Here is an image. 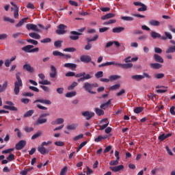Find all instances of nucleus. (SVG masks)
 Here are the masks:
<instances>
[{
  "label": "nucleus",
  "instance_id": "nucleus-1",
  "mask_svg": "<svg viewBox=\"0 0 175 175\" xmlns=\"http://www.w3.org/2000/svg\"><path fill=\"white\" fill-rule=\"evenodd\" d=\"M99 85L97 83H91L90 82H85L83 84V88H84L85 91L89 92V94H95L96 92L93 91L94 88H98Z\"/></svg>",
  "mask_w": 175,
  "mask_h": 175
},
{
  "label": "nucleus",
  "instance_id": "nucleus-2",
  "mask_svg": "<svg viewBox=\"0 0 175 175\" xmlns=\"http://www.w3.org/2000/svg\"><path fill=\"white\" fill-rule=\"evenodd\" d=\"M33 103L36 105V107H38V109H40V110H47V107L39 103H42L43 105H51V102L50 100L42 98L36 99V100L33 101Z\"/></svg>",
  "mask_w": 175,
  "mask_h": 175
},
{
  "label": "nucleus",
  "instance_id": "nucleus-3",
  "mask_svg": "<svg viewBox=\"0 0 175 175\" xmlns=\"http://www.w3.org/2000/svg\"><path fill=\"white\" fill-rule=\"evenodd\" d=\"M20 72L16 74V81L14 82V92L15 95L20 94V87H23V80L20 77Z\"/></svg>",
  "mask_w": 175,
  "mask_h": 175
},
{
  "label": "nucleus",
  "instance_id": "nucleus-4",
  "mask_svg": "<svg viewBox=\"0 0 175 175\" xmlns=\"http://www.w3.org/2000/svg\"><path fill=\"white\" fill-rule=\"evenodd\" d=\"M75 77H80L78 79L77 81L78 83H80L81 81H85V80H90V79L92 78V76L90 74H86L85 72L75 74Z\"/></svg>",
  "mask_w": 175,
  "mask_h": 175
},
{
  "label": "nucleus",
  "instance_id": "nucleus-5",
  "mask_svg": "<svg viewBox=\"0 0 175 175\" xmlns=\"http://www.w3.org/2000/svg\"><path fill=\"white\" fill-rule=\"evenodd\" d=\"M98 38L99 36L96 34L92 38H86L88 42L87 44L85 46V50H91V49H92V44H91V42H96V40H98Z\"/></svg>",
  "mask_w": 175,
  "mask_h": 175
},
{
  "label": "nucleus",
  "instance_id": "nucleus-6",
  "mask_svg": "<svg viewBox=\"0 0 175 175\" xmlns=\"http://www.w3.org/2000/svg\"><path fill=\"white\" fill-rule=\"evenodd\" d=\"M49 116H50L49 113H42L41 115H40L36 122L37 125H42L43 124H46V122H47V119L44 118V117H49Z\"/></svg>",
  "mask_w": 175,
  "mask_h": 175
},
{
  "label": "nucleus",
  "instance_id": "nucleus-7",
  "mask_svg": "<svg viewBox=\"0 0 175 175\" xmlns=\"http://www.w3.org/2000/svg\"><path fill=\"white\" fill-rule=\"evenodd\" d=\"M131 79L133 80H136V81H140V80H143V79H151V76L148 73L144 72L143 75H135L131 76Z\"/></svg>",
  "mask_w": 175,
  "mask_h": 175
},
{
  "label": "nucleus",
  "instance_id": "nucleus-8",
  "mask_svg": "<svg viewBox=\"0 0 175 175\" xmlns=\"http://www.w3.org/2000/svg\"><path fill=\"white\" fill-rule=\"evenodd\" d=\"M68 28V26L64 25V24H60L57 26V29L56 30V33L57 35H64V33H66V29Z\"/></svg>",
  "mask_w": 175,
  "mask_h": 175
},
{
  "label": "nucleus",
  "instance_id": "nucleus-9",
  "mask_svg": "<svg viewBox=\"0 0 175 175\" xmlns=\"http://www.w3.org/2000/svg\"><path fill=\"white\" fill-rule=\"evenodd\" d=\"M5 104L9 105H4L3 109H6L7 110H11V111H17V109L13 105L14 104H13L12 101H6Z\"/></svg>",
  "mask_w": 175,
  "mask_h": 175
},
{
  "label": "nucleus",
  "instance_id": "nucleus-10",
  "mask_svg": "<svg viewBox=\"0 0 175 175\" xmlns=\"http://www.w3.org/2000/svg\"><path fill=\"white\" fill-rule=\"evenodd\" d=\"M26 28L28 31H35L36 32H40L38 25H33V23H29L26 25Z\"/></svg>",
  "mask_w": 175,
  "mask_h": 175
},
{
  "label": "nucleus",
  "instance_id": "nucleus-11",
  "mask_svg": "<svg viewBox=\"0 0 175 175\" xmlns=\"http://www.w3.org/2000/svg\"><path fill=\"white\" fill-rule=\"evenodd\" d=\"M71 35H75V36H70L69 38L71 40H78L79 36L81 35H83V33L79 32V31H70Z\"/></svg>",
  "mask_w": 175,
  "mask_h": 175
},
{
  "label": "nucleus",
  "instance_id": "nucleus-12",
  "mask_svg": "<svg viewBox=\"0 0 175 175\" xmlns=\"http://www.w3.org/2000/svg\"><path fill=\"white\" fill-rule=\"evenodd\" d=\"M116 66H119L120 68H122V69H130V68L133 67V64L132 63H127L122 64L121 63H116L115 64Z\"/></svg>",
  "mask_w": 175,
  "mask_h": 175
},
{
  "label": "nucleus",
  "instance_id": "nucleus-13",
  "mask_svg": "<svg viewBox=\"0 0 175 175\" xmlns=\"http://www.w3.org/2000/svg\"><path fill=\"white\" fill-rule=\"evenodd\" d=\"M27 145V142L25 140H21L18 143L15 145L16 150H23L24 147Z\"/></svg>",
  "mask_w": 175,
  "mask_h": 175
},
{
  "label": "nucleus",
  "instance_id": "nucleus-14",
  "mask_svg": "<svg viewBox=\"0 0 175 175\" xmlns=\"http://www.w3.org/2000/svg\"><path fill=\"white\" fill-rule=\"evenodd\" d=\"M23 69L29 73H33V72H35L33 67H31V64L27 63L23 65Z\"/></svg>",
  "mask_w": 175,
  "mask_h": 175
},
{
  "label": "nucleus",
  "instance_id": "nucleus-15",
  "mask_svg": "<svg viewBox=\"0 0 175 175\" xmlns=\"http://www.w3.org/2000/svg\"><path fill=\"white\" fill-rule=\"evenodd\" d=\"M92 59L90 57V56L87 55H82L80 57V61L81 62H84L85 64H88L91 62Z\"/></svg>",
  "mask_w": 175,
  "mask_h": 175
},
{
  "label": "nucleus",
  "instance_id": "nucleus-16",
  "mask_svg": "<svg viewBox=\"0 0 175 175\" xmlns=\"http://www.w3.org/2000/svg\"><path fill=\"white\" fill-rule=\"evenodd\" d=\"M82 116L83 117H86L87 120H90L92 117H94V116H95V113L90 112V111H85L82 112Z\"/></svg>",
  "mask_w": 175,
  "mask_h": 175
},
{
  "label": "nucleus",
  "instance_id": "nucleus-17",
  "mask_svg": "<svg viewBox=\"0 0 175 175\" xmlns=\"http://www.w3.org/2000/svg\"><path fill=\"white\" fill-rule=\"evenodd\" d=\"M110 170L113 172L114 173H117L118 172H121V170H124V165H119L113 167H109Z\"/></svg>",
  "mask_w": 175,
  "mask_h": 175
},
{
  "label": "nucleus",
  "instance_id": "nucleus-18",
  "mask_svg": "<svg viewBox=\"0 0 175 175\" xmlns=\"http://www.w3.org/2000/svg\"><path fill=\"white\" fill-rule=\"evenodd\" d=\"M64 68H68L71 70H75L76 68H77V64L73 63H66L64 65Z\"/></svg>",
  "mask_w": 175,
  "mask_h": 175
},
{
  "label": "nucleus",
  "instance_id": "nucleus-19",
  "mask_svg": "<svg viewBox=\"0 0 175 175\" xmlns=\"http://www.w3.org/2000/svg\"><path fill=\"white\" fill-rule=\"evenodd\" d=\"M51 72H50L49 76L51 79H55L57 76V68L54 66H51Z\"/></svg>",
  "mask_w": 175,
  "mask_h": 175
},
{
  "label": "nucleus",
  "instance_id": "nucleus-20",
  "mask_svg": "<svg viewBox=\"0 0 175 175\" xmlns=\"http://www.w3.org/2000/svg\"><path fill=\"white\" fill-rule=\"evenodd\" d=\"M170 43L174 44V46H170L165 51L166 54H170V53H175V41L170 40Z\"/></svg>",
  "mask_w": 175,
  "mask_h": 175
},
{
  "label": "nucleus",
  "instance_id": "nucleus-21",
  "mask_svg": "<svg viewBox=\"0 0 175 175\" xmlns=\"http://www.w3.org/2000/svg\"><path fill=\"white\" fill-rule=\"evenodd\" d=\"M154 60L159 64H163V58L158 54H154L153 56Z\"/></svg>",
  "mask_w": 175,
  "mask_h": 175
},
{
  "label": "nucleus",
  "instance_id": "nucleus-22",
  "mask_svg": "<svg viewBox=\"0 0 175 175\" xmlns=\"http://www.w3.org/2000/svg\"><path fill=\"white\" fill-rule=\"evenodd\" d=\"M113 17H116V14L109 13L102 16L101 20L103 21L109 20V18H113Z\"/></svg>",
  "mask_w": 175,
  "mask_h": 175
},
{
  "label": "nucleus",
  "instance_id": "nucleus-23",
  "mask_svg": "<svg viewBox=\"0 0 175 175\" xmlns=\"http://www.w3.org/2000/svg\"><path fill=\"white\" fill-rule=\"evenodd\" d=\"M116 64H118V62H107L106 63H103L101 64L98 65V68H103L105 66H110V65H115L116 66Z\"/></svg>",
  "mask_w": 175,
  "mask_h": 175
},
{
  "label": "nucleus",
  "instance_id": "nucleus-24",
  "mask_svg": "<svg viewBox=\"0 0 175 175\" xmlns=\"http://www.w3.org/2000/svg\"><path fill=\"white\" fill-rule=\"evenodd\" d=\"M123 31H125V28L123 27H114L112 29V32H113V33H121Z\"/></svg>",
  "mask_w": 175,
  "mask_h": 175
},
{
  "label": "nucleus",
  "instance_id": "nucleus-25",
  "mask_svg": "<svg viewBox=\"0 0 175 175\" xmlns=\"http://www.w3.org/2000/svg\"><path fill=\"white\" fill-rule=\"evenodd\" d=\"M149 25L152 27H159V25H161V22L152 19L149 21Z\"/></svg>",
  "mask_w": 175,
  "mask_h": 175
},
{
  "label": "nucleus",
  "instance_id": "nucleus-26",
  "mask_svg": "<svg viewBox=\"0 0 175 175\" xmlns=\"http://www.w3.org/2000/svg\"><path fill=\"white\" fill-rule=\"evenodd\" d=\"M8 81H5L3 85L0 84V92H4V91H6L8 88Z\"/></svg>",
  "mask_w": 175,
  "mask_h": 175
},
{
  "label": "nucleus",
  "instance_id": "nucleus-27",
  "mask_svg": "<svg viewBox=\"0 0 175 175\" xmlns=\"http://www.w3.org/2000/svg\"><path fill=\"white\" fill-rule=\"evenodd\" d=\"M32 49H33V45H27L23 47L22 50L25 53H31Z\"/></svg>",
  "mask_w": 175,
  "mask_h": 175
},
{
  "label": "nucleus",
  "instance_id": "nucleus-28",
  "mask_svg": "<svg viewBox=\"0 0 175 175\" xmlns=\"http://www.w3.org/2000/svg\"><path fill=\"white\" fill-rule=\"evenodd\" d=\"M150 66L152 69H161V68H162V64L159 63H151Z\"/></svg>",
  "mask_w": 175,
  "mask_h": 175
},
{
  "label": "nucleus",
  "instance_id": "nucleus-29",
  "mask_svg": "<svg viewBox=\"0 0 175 175\" xmlns=\"http://www.w3.org/2000/svg\"><path fill=\"white\" fill-rule=\"evenodd\" d=\"M28 20V18H24L23 19H21L16 25L15 27L16 28H20V27H23V24H24V23H27V21Z\"/></svg>",
  "mask_w": 175,
  "mask_h": 175
},
{
  "label": "nucleus",
  "instance_id": "nucleus-30",
  "mask_svg": "<svg viewBox=\"0 0 175 175\" xmlns=\"http://www.w3.org/2000/svg\"><path fill=\"white\" fill-rule=\"evenodd\" d=\"M29 36H30V38H32V39H37V40L40 39V35L35 32L29 33Z\"/></svg>",
  "mask_w": 175,
  "mask_h": 175
},
{
  "label": "nucleus",
  "instance_id": "nucleus-31",
  "mask_svg": "<svg viewBox=\"0 0 175 175\" xmlns=\"http://www.w3.org/2000/svg\"><path fill=\"white\" fill-rule=\"evenodd\" d=\"M62 43H64V41L57 40L54 42V46L56 49H61L62 47Z\"/></svg>",
  "mask_w": 175,
  "mask_h": 175
},
{
  "label": "nucleus",
  "instance_id": "nucleus-32",
  "mask_svg": "<svg viewBox=\"0 0 175 175\" xmlns=\"http://www.w3.org/2000/svg\"><path fill=\"white\" fill-rule=\"evenodd\" d=\"M33 113H35V111L33 109L29 110L23 115V117L24 118H27V117H31L32 114H33Z\"/></svg>",
  "mask_w": 175,
  "mask_h": 175
},
{
  "label": "nucleus",
  "instance_id": "nucleus-33",
  "mask_svg": "<svg viewBox=\"0 0 175 175\" xmlns=\"http://www.w3.org/2000/svg\"><path fill=\"white\" fill-rule=\"evenodd\" d=\"M150 36L152 38V39H157L161 38V35L159 34V33H157L155 31H152L150 33Z\"/></svg>",
  "mask_w": 175,
  "mask_h": 175
},
{
  "label": "nucleus",
  "instance_id": "nucleus-34",
  "mask_svg": "<svg viewBox=\"0 0 175 175\" xmlns=\"http://www.w3.org/2000/svg\"><path fill=\"white\" fill-rule=\"evenodd\" d=\"M95 113L97 116H103L105 114V111L99 108H95Z\"/></svg>",
  "mask_w": 175,
  "mask_h": 175
},
{
  "label": "nucleus",
  "instance_id": "nucleus-35",
  "mask_svg": "<svg viewBox=\"0 0 175 175\" xmlns=\"http://www.w3.org/2000/svg\"><path fill=\"white\" fill-rule=\"evenodd\" d=\"M53 55H54L55 57H65V54H64L58 51H53Z\"/></svg>",
  "mask_w": 175,
  "mask_h": 175
},
{
  "label": "nucleus",
  "instance_id": "nucleus-36",
  "mask_svg": "<svg viewBox=\"0 0 175 175\" xmlns=\"http://www.w3.org/2000/svg\"><path fill=\"white\" fill-rule=\"evenodd\" d=\"M118 79H121V76H120V75H111L109 77V81H114L116 80H118Z\"/></svg>",
  "mask_w": 175,
  "mask_h": 175
},
{
  "label": "nucleus",
  "instance_id": "nucleus-37",
  "mask_svg": "<svg viewBox=\"0 0 175 175\" xmlns=\"http://www.w3.org/2000/svg\"><path fill=\"white\" fill-rule=\"evenodd\" d=\"M76 92L72 91L66 94V98H73V96H76Z\"/></svg>",
  "mask_w": 175,
  "mask_h": 175
},
{
  "label": "nucleus",
  "instance_id": "nucleus-38",
  "mask_svg": "<svg viewBox=\"0 0 175 175\" xmlns=\"http://www.w3.org/2000/svg\"><path fill=\"white\" fill-rule=\"evenodd\" d=\"M38 151L42 155H44V154H46V148H44V146H39L38 148Z\"/></svg>",
  "mask_w": 175,
  "mask_h": 175
},
{
  "label": "nucleus",
  "instance_id": "nucleus-39",
  "mask_svg": "<svg viewBox=\"0 0 175 175\" xmlns=\"http://www.w3.org/2000/svg\"><path fill=\"white\" fill-rule=\"evenodd\" d=\"M66 53H75L76 51V48L73 47H69V48H66L63 50Z\"/></svg>",
  "mask_w": 175,
  "mask_h": 175
},
{
  "label": "nucleus",
  "instance_id": "nucleus-40",
  "mask_svg": "<svg viewBox=\"0 0 175 175\" xmlns=\"http://www.w3.org/2000/svg\"><path fill=\"white\" fill-rule=\"evenodd\" d=\"M105 139H106V137L98 135L96 138L94 139V142L96 143H99V142H102V140H105Z\"/></svg>",
  "mask_w": 175,
  "mask_h": 175
},
{
  "label": "nucleus",
  "instance_id": "nucleus-41",
  "mask_svg": "<svg viewBox=\"0 0 175 175\" xmlns=\"http://www.w3.org/2000/svg\"><path fill=\"white\" fill-rule=\"evenodd\" d=\"M75 87H77V82H73L70 86L68 87L67 90L68 91H72V90H75Z\"/></svg>",
  "mask_w": 175,
  "mask_h": 175
},
{
  "label": "nucleus",
  "instance_id": "nucleus-42",
  "mask_svg": "<svg viewBox=\"0 0 175 175\" xmlns=\"http://www.w3.org/2000/svg\"><path fill=\"white\" fill-rule=\"evenodd\" d=\"M120 87V84H116L112 86H111L109 90V91H116V90H118Z\"/></svg>",
  "mask_w": 175,
  "mask_h": 175
},
{
  "label": "nucleus",
  "instance_id": "nucleus-43",
  "mask_svg": "<svg viewBox=\"0 0 175 175\" xmlns=\"http://www.w3.org/2000/svg\"><path fill=\"white\" fill-rule=\"evenodd\" d=\"M143 110V107H137L135 109H134V113H135L136 114H139V113H142Z\"/></svg>",
  "mask_w": 175,
  "mask_h": 175
},
{
  "label": "nucleus",
  "instance_id": "nucleus-44",
  "mask_svg": "<svg viewBox=\"0 0 175 175\" xmlns=\"http://www.w3.org/2000/svg\"><path fill=\"white\" fill-rule=\"evenodd\" d=\"M122 20L124 21H133V17L132 16H122L121 17Z\"/></svg>",
  "mask_w": 175,
  "mask_h": 175
},
{
  "label": "nucleus",
  "instance_id": "nucleus-45",
  "mask_svg": "<svg viewBox=\"0 0 175 175\" xmlns=\"http://www.w3.org/2000/svg\"><path fill=\"white\" fill-rule=\"evenodd\" d=\"M38 83L42 85H50V84H51V82L48 80L40 81Z\"/></svg>",
  "mask_w": 175,
  "mask_h": 175
},
{
  "label": "nucleus",
  "instance_id": "nucleus-46",
  "mask_svg": "<svg viewBox=\"0 0 175 175\" xmlns=\"http://www.w3.org/2000/svg\"><path fill=\"white\" fill-rule=\"evenodd\" d=\"M3 21H8V23H11V24H14V19L10 17L5 16L3 18Z\"/></svg>",
  "mask_w": 175,
  "mask_h": 175
},
{
  "label": "nucleus",
  "instance_id": "nucleus-47",
  "mask_svg": "<svg viewBox=\"0 0 175 175\" xmlns=\"http://www.w3.org/2000/svg\"><path fill=\"white\" fill-rule=\"evenodd\" d=\"M138 12H146L147 10V5L144 3L141 5V8H138Z\"/></svg>",
  "mask_w": 175,
  "mask_h": 175
},
{
  "label": "nucleus",
  "instance_id": "nucleus-48",
  "mask_svg": "<svg viewBox=\"0 0 175 175\" xmlns=\"http://www.w3.org/2000/svg\"><path fill=\"white\" fill-rule=\"evenodd\" d=\"M39 136H42V132H38L32 135L31 140H35V139H38Z\"/></svg>",
  "mask_w": 175,
  "mask_h": 175
},
{
  "label": "nucleus",
  "instance_id": "nucleus-49",
  "mask_svg": "<svg viewBox=\"0 0 175 175\" xmlns=\"http://www.w3.org/2000/svg\"><path fill=\"white\" fill-rule=\"evenodd\" d=\"M119 162L118 160L116 159V160H111L109 162V165L110 166H117V165H118Z\"/></svg>",
  "mask_w": 175,
  "mask_h": 175
},
{
  "label": "nucleus",
  "instance_id": "nucleus-50",
  "mask_svg": "<svg viewBox=\"0 0 175 175\" xmlns=\"http://www.w3.org/2000/svg\"><path fill=\"white\" fill-rule=\"evenodd\" d=\"M27 42L28 43H31V44H33L34 46L38 45V43L37 40H32V39H27Z\"/></svg>",
  "mask_w": 175,
  "mask_h": 175
},
{
  "label": "nucleus",
  "instance_id": "nucleus-51",
  "mask_svg": "<svg viewBox=\"0 0 175 175\" xmlns=\"http://www.w3.org/2000/svg\"><path fill=\"white\" fill-rule=\"evenodd\" d=\"M95 77L96 79H100V77H103V71H98L95 74Z\"/></svg>",
  "mask_w": 175,
  "mask_h": 175
},
{
  "label": "nucleus",
  "instance_id": "nucleus-52",
  "mask_svg": "<svg viewBox=\"0 0 175 175\" xmlns=\"http://www.w3.org/2000/svg\"><path fill=\"white\" fill-rule=\"evenodd\" d=\"M55 146H57L58 147H64V146H65V143L61 141L55 142Z\"/></svg>",
  "mask_w": 175,
  "mask_h": 175
},
{
  "label": "nucleus",
  "instance_id": "nucleus-53",
  "mask_svg": "<svg viewBox=\"0 0 175 175\" xmlns=\"http://www.w3.org/2000/svg\"><path fill=\"white\" fill-rule=\"evenodd\" d=\"M85 144H87V141H84L83 142L81 143V144L79 145V146L78 147V149L77 150V152H79V151H80V150H81V148L83 147H84V146H85Z\"/></svg>",
  "mask_w": 175,
  "mask_h": 175
},
{
  "label": "nucleus",
  "instance_id": "nucleus-54",
  "mask_svg": "<svg viewBox=\"0 0 175 175\" xmlns=\"http://www.w3.org/2000/svg\"><path fill=\"white\" fill-rule=\"evenodd\" d=\"M14 151V148H9L2 151V154H10V152Z\"/></svg>",
  "mask_w": 175,
  "mask_h": 175
},
{
  "label": "nucleus",
  "instance_id": "nucleus-55",
  "mask_svg": "<svg viewBox=\"0 0 175 175\" xmlns=\"http://www.w3.org/2000/svg\"><path fill=\"white\" fill-rule=\"evenodd\" d=\"M158 139L160 142H163V140H165L166 139V136H165V133H163L161 135H160L159 137H158Z\"/></svg>",
  "mask_w": 175,
  "mask_h": 175
},
{
  "label": "nucleus",
  "instance_id": "nucleus-56",
  "mask_svg": "<svg viewBox=\"0 0 175 175\" xmlns=\"http://www.w3.org/2000/svg\"><path fill=\"white\" fill-rule=\"evenodd\" d=\"M165 35L167 37V39H169L170 40L173 39V36H172V33H170L169 31H165Z\"/></svg>",
  "mask_w": 175,
  "mask_h": 175
},
{
  "label": "nucleus",
  "instance_id": "nucleus-57",
  "mask_svg": "<svg viewBox=\"0 0 175 175\" xmlns=\"http://www.w3.org/2000/svg\"><path fill=\"white\" fill-rule=\"evenodd\" d=\"M83 137H84V135L83 134H79L77 136H75L74 138H73V140H75V142L77 141V140H79V139H83Z\"/></svg>",
  "mask_w": 175,
  "mask_h": 175
},
{
  "label": "nucleus",
  "instance_id": "nucleus-58",
  "mask_svg": "<svg viewBox=\"0 0 175 175\" xmlns=\"http://www.w3.org/2000/svg\"><path fill=\"white\" fill-rule=\"evenodd\" d=\"M7 160H8L10 162H12V161H14V154H10L7 157Z\"/></svg>",
  "mask_w": 175,
  "mask_h": 175
},
{
  "label": "nucleus",
  "instance_id": "nucleus-59",
  "mask_svg": "<svg viewBox=\"0 0 175 175\" xmlns=\"http://www.w3.org/2000/svg\"><path fill=\"white\" fill-rule=\"evenodd\" d=\"M51 38H44L42 40H41V43H51Z\"/></svg>",
  "mask_w": 175,
  "mask_h": 175
},
{
  "label": "nucleus",
  "instance_id": "nucleus-60",
  "mask_svg": "<svg viewBox=\"0 0 175 175\" xmlns=\"http://www.w3.org/2000/svg\"><path fill=\"white\" fill-rule=\"evenodd\" d=\"M67 129L68 131H75V129H76V125L75 124L68 125L67 126Z\"/></svg>",
  "mask_w": 175,
  "mask_h": 175
},
{
  "label": "nucleus",
  "instance_id": "nucleus-61",
  "mask_svg": "<svg viewBox=\"0 0 175 175\" xmlns=\"http://www.w3.org/2000/svg\"><path fill=\"white\" fill-rule=\"evenodd\" d=\"M154 77L156 79H163V77H165V74L159 73V74L154 75Z\"/></svg>",
  "mask_w": 175,
  "mask_h": 175
},
{
  "label": "nucleus",
  "instance_id": "nucleus-62",
  "mask_svg": "<svg viewBox=\"0 0 175 175\" xmlns=\"http://www.w3.org/2000/svg\"><path fill=\"white\" fill-rule=\"evenodd\" d=\"M14 18H18V8H16V9L14 10Z\"/></svg>",
  "mask_w": 175,
  "mask_h": 175
},
{
  "label": "nucleus",
  "instance_id": "nucleus-63",
  "mask_svg": "<svg viewBox=\"0 0 175 175\" xmlns=\"http://www.w3.org/2000/svg\"><path fill=\"white\" fill-rule=\"evenodd\" d=\"M100 107L103 110H106V109H107V107H109V105L106 103H105L101 104Z\"/></svg>",
  "mask_w": 175,
  "mask_h": 175
},
{
  "label": "nucleus",
  "instance_id": "nucleus-64",
  "mask_svg": "<svg viewBox=\"0 0 175 175\" xmlns=\"http://www.w3.org/2000/svg\"><path fill=\"white\" fill-rule=\"evenodd\" d=\"M169 30L172 32L173 33H175V28L172 25H168Z\"/></svg>",
  "mask_w": 175,
  "mask_h": 175
}]
</instances>
